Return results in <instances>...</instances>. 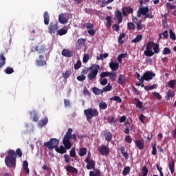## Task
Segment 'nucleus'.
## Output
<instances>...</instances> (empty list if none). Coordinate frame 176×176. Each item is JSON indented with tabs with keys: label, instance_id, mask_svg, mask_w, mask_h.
I'll use <instances>...</instances> for the list:
<instances>
[{
	"label": "nucleus",
	"instance_id": "1",
	"mask_svg": "<svg viewBox=\"0 0 176 176\" xmlns=\"http://www.w3.org/2000/svg\"><path fill=\"white\" fill-rule=\"evenodd\" d=\"M21 157L23 156V152L21 149L17 148L16 151L14 150H9L8 155L6 157L5 163L7 167H16V159Z\"/></svg>",
	"mask_w": 176,
	"mask_h": 176
},
{
	"label": "nucleus",
	"instance_id": "2",
	"mask_svg": "<svg viewBox=\"0 0 176 176\" xmlns=\"http://www.w3.org/2000/svg\"><path fill=\"white\" fill-rule=\"evenodd\" d=\"M71 138H72V129L69 128L63 140V144L65 146L66 149H71V148H72V143L69 141Z\"/></svg>",
	"mask_w": 176,
	"mask_h": 176
},
{
	"label": "nucleus",
	"instance_id": "3",
	"mask_svg": "<svg viewBox=\"0 0 176 176\" xmlns=\"http://www.w3.org/2000/svg\"><path fill=\"white\" fill-rule=\"evenodd\" d=\"M90 71V74H88L87 78L89 80H93V79H96L97 78V75L98 74V71H100V65L97 64H93L89 68Z\"/></svg>",
	"mask_w": 176,
	"mask_h": 176
},
{
	"label": "nucleus",
	"instance_id": "4",
	"mask_svg": "<svg viewBox=\"0 0 176 176\" xmlns=\"http://www.w3.org/2000/svg\"><path fill=\"white\" fill-rule=\"evenodd\" d=\"M84 113L87 118V120H90L96 116H98V111L96 109H87L84 110Z\"/></svg>",
	"mask_w": 176,
	"mask_h": 176
},
{
	"label": "nucleus",
	"instance_id": "5",
	"mask_svg": "<svg viewBox=\"0 0 176 176\" xmlns=\"http://www.w3.org/2000/svg\"><path fill=\"white\" fill-rule=\"evenodd\" d=\"M60 144V140L56 138H52L49 142H44V146L48 148V149H56Z\"/></svg>",
	"mask_w": 176,
	"mask_h": 176
},
{
	"label": "nucleus",
	"instance_id": "6",
	"mask_svg": "<svg viewBox=\"0 0 176 176\" xmlns=\"http://www.w3.org/2000/svg\"><path fill=\"white\" fill-rule=\"evenodd\" d=\"M155 76H156V74L152 72L147 71L144 72L142 76L141 77V82L142 83H144V80H146V82H149V80H152V79H153Z\"/></svg>",
	"mask_w": 176,
	"mask_h": 176
},
{
	"label": "nucleus",
	"instance_id": "7",
	"mask_svg": "<svg viewBox=\"0 0 176 176\" xmlns=\"http://www.w3.org/2000/svg\"><path fill=\"white\" fill-rule=\"evenodd\" d=\"M58 23H50L48 27V32L51 35L56 33L58 31Z\"/></svg>",
	"mask_w": 176,
	"mask_h": 176
},
{
	"label": "nucleus",
	"instance_id": "8",
	"mask_svg": "<svg viewBox=\"0 0 176 176\" xmlns=\"http://www.w3.org/2000/svg\"><path fill=\"white\" fill-rule=\"evenodd\" d=\"M87 170H94L96 168V161L93 160L85 159Z\"/></svg>",
	"mask_w": 176,
	"mask_h": 176
},
{
	"label": "nucleus",
	"instance_id": "9",
	"mask_svg": "<svg viewBox=\"0 0 176 176\" xmlns=\"http://www.w3.org/2000/svg\"><path fill=\"white\" fill-rule=\"evenodd\" d=\"M46 46L43 45H39L34 47V52H38V54H43V53H46Z\"/></svg>",
	"mask_w": 176,
	"mask_h": 176
},
{
	"label": "nucleus",
	"instance_id": "10",
	"mask_svg": "<svg viewBox=\"0 0 176 176\" xmlns=\"http://www.w3.org/2000/svg\"><path fill=\"white\" fill-rule=\"evenodd\" d=\"M122 13V12L119 10H116L114 12L115 17L117 19L118 24H120L123 21V15Z\"/></svg>",
	"mask_w": 176,
	"mask_h": 176
},
{
	"label": "nucleus",
	"instance_id": "11",
	"mask_svg": "<svg viewBox=\"0 0 176 176\" xmlns=\"http://www.w3.org/2000/svg\"><path fill=\"white\" fill-rule=\"evenodd\" d=\"M98 151L102 155H108L109 153V148H107L105 145H102L98 148Z\"/></svg>",
	"mask_w": 176,
	"mask_h": 176
},
{
	"label": "nucleus",
	"instance_id": "12",
	"mask_svg": "<svg viewBox=\"0 0 176 176\" xmlns=\"http://www.w3.org/2000/svg\"><path fill=\"white\" fill-rule=\"evenodd\" d=\"M38 58L39 60H36V65H38V67H43L44 65H46V60H43V55H39Z\"/></svg>",
	"mask_w": 176,
	"mask_h": 176
},
{
	"label": "nucleus",
	"instance_id": "13",
	"mask_svg": "<svg viewBox=\"0 0 176 176\" xmlns=\"http://www.w3.org/2000/svg\"><path fill=\"white\" fill-rule=\"evenodd\" d=\"M122 14L123 16H124L126 17V16H127V13L129 14L133 13V12H134V10H133V8L131 7H124L122 9Z\"/></svg>",
	"mask_w": 176,
	"mask_h": 176
},
{
	"label": "nucleus",
	"instance_id": "14",
	"mask_svg": "<svg viewBox=\"0 0 176 176\" xmlns=\"http://www.w3.org/2000/svg\"><path fill=\"white\" fill-rule=\"evenodd\" d=\"M62 56L64 57H72L74 52L68 49H63L62 50Z\"/></svg>",
	"mask_w": 176,
	"mask_h": 176
},
{
	"label": "nucleus",
	"instance_id": "15",
	"mask_svg": "<svg viewBox=\"0 0 176 176\" xmlns=\"http://www.w3.org/2000/svg\"><path fill=\"white\" fill-rule=\"evenodd\" d=\"M133 21L134 23H135V24H136V25H137V30H138V31H141V30H142V28H144V25H143L142 23H141V21H139L138 19L134 18V19H133Z\"/></svg>",
	"mask_w": 176,
	"mask_h": 176
},
{
	"label": "nucleus",
	"instance_id": "16",
	"mask_svg": "<svg viewBox=\"0 0 176 176\" xmlns=\"http://www.w3.org/2000/svg\"><path fill=\"white\" fill-rule=\"evenodd\" d=\"M55 151L58 153H60V155L67 153V148H65V146L64 147V146L63 145L60 146V147H58V146H56V148H55Z\"/></svg>",
	"mask_w": 176,
	"mask_h": 176
},
{
	"label": "nucleus",
	"instance_id": "17",
	"mask_svg": "<svg viewBox=\"0 0 176 176\" xmlns=\"http://www.w3.org/2000/svg\"><path fill=\"white\" fill-rule=\"evenodd\" d=\"M58 21L60 24H67V23H68V19L65 18L64 14H60L58 16Z\"/></svg>",
	"mask_w": 176,
	"mask_h": 176
},
{
	"label": "nucleus",
	"instance_id": "18",
	"mask_svg": "<svg viewBox=\"0 0 176 176\" xmlns=\"http://www.w3.org/2000/svg\"><path fill=\"white\" fill-rule=\"evenodd\" d=\"M65 168L67 173H72V174H78V169H76L75 167L67 166L65 167Z\"/></svg>",
	"mask_w": 176,
	"mask_h": 176
},
{
	"label": "nucleus",
	"instance_id": "19",
	"mask_svg": "<svg viewBox=\"0 0 176 176\" xmlns=\"http://www.w3.org/2000/svg\"><path fill=\"white\" fill-rule=\"evenodd\" d=\"M6 64V57L3 53L0 54V69Z\"/></svg>",
	"mask_w": 176,
	"mask_h": 176
},
{
	"label": "nucleus",
	"instance_id": "20",
	"mask_svg": "<svg viewBox=\"0 0 176 176\" xmlns=\"http://www.w3.org/2000/svg\"><path fill=\"white\" fill-rule=\"evenodd\" d=\"M109 67L112 71H118L119 69V64L118 63L110 62Z\"/></svg>",
	"mask_w": 176,
	"mask_h": 176
},
{
	"label": "nucleus",
	"instance_id": "21",
	"mask_svg": "<svg viewBox=\"0 0 176 176\" xmlns=\"http://www.w3.org/2000/svg\"><path fill=\"white\" fill-rule=\"evenodd\" d=\"M104 137L106 140V141H108L109 142V141L112 140V133H111V132L108 131H105L104 132Z\"/></svg>",
	"mask_w": 176,
	"mask_h": 176
},
{
	"label": "nucleus",
	"instance_id": "22",
	"mask_svg": "<svg viewBox=\"0 0 176 176\" xmlns=\"http://www.w3.org/2000/svg\"><path fill=\"white\" fill-rule=\"evenodd\" d=\"M43 17H44V24H45V25H49V21H50V16L49 15V12H45Z\"/></svg>",
	"mask_w": 176,
	"mask_h": 176
},
{
	"label": "nucleus",
	"instance_id": "23",
	"mask_svg": "<svg viewBox=\"0 0 176 176\" xmlns=\"http://www.w3.org/2000/svg\"><path fill=\"white\" fill-rule=\"evenodd\" d=\"M135 144L136 146H138V149H140V151H142V149H144V142H142V140H136Z\"/></svg>",
	"mask_w": 176,
	"mask_h": 176
},
{
	"label": "nucleus",
	"instance_id": "24",
	"mask_svg": "<svg viewBox=\"0 0 176 176\" xmlns=\"http://www.w3.org/2000/svg\"><path fill=\"white\" fill-rule=\"evenodd\" d=\"M118 85H124L126 83V76L124 75L120 74L118 79Z\"/></svg>",
	"mask_w": 176,
	"mask_h": 176
},
{
	"label": "nucleus",
	"instance_id": "25",
	"mask_svg": "<svg viewBox=\"0 0 176 176\" xmlns=\"http://www.w3.org/2000/svg\"><path fill=\"white\" fill-rule=\"evenodd\" d=\"M48 122H49V119L47 117H45L44 118L43 120H41L38 122V124L40 127H43V126H46V124H47Z\"/></svg>",
	"mask_w": 176,
	"mask_h": 176
},
{
	"label": "nucleus",
	"instance_id": "26",
	"mask_svg": "<svg viewBox=\"0 0 176 176\" xmlns=\"http://www.w3.org/2000/svg\"><path fill=\"white\" fill-rule=\"evenodd\" d=\"M148 12H149V8L148 7H143L139 9V13H140V14H143V16H145Z\"/></svg>",
	"mask_w": 176,
	"mask_h": 176
},
{
	"label": "nucleus",
	"instance_id": "27",
	"mask_svg": "<svg viewBox=\"0 0 176 176\" xmlns=\"http://www.w3.org/2000/svg\"><path fill=\"white\" fill-rule=\"evenodd\" d=\"M85 42H86V41L85 40V38H79L77 41V49L79 50L82 47V46L85 45Z\"/></svg>",
	"mask_w": 176,
	"mask_h": 176
},
{
	"label": "nucleus",
	"instance_id": "28",
	"mask_svg": "<svg viewBox=\"0 0 176 176\" xmlns=\"http://www.w3.org/2000/svg\"><path fill=\"white\" fill-rule=\"evenodd\" d=\"M92 91L94 94H96V96H100V94H102L104 93L102 89H98L97 87L92 88Z\"/></svg>",
	"mask_w": 176,
	"mask_h": 176
},
{
	"label": "nucleus",
	"instance_id": "29",
	"mask_svg": "<svg viewBox=\"0 0 176 176\" xmlns=\"http://www.w3.org/2000/svg\"><path fill=\"white\" fill-rule=\"evenodd\" d=\"M86 153H87V148L86 147H82L81 148H80L78 152L79 156L80 157L85 156Z\"/></svg>",
	"mask_w": 176,
	"mask_h": 176
},
{
	"label": "nucleus",
	"instance_id": "30",
	"mask_svg": "<svg viewBox=\"0 0 176 176\" xmlns=\"http://www.w3.org/2000/svg\"><path fill=\"white\" fill-rule=\"evenodd\" d=\"M175 165V162H174V160H171L170 162L169 163V169L170 170L171 174H174V167Z\"/></svg>",
	"mask_w": 176,
	"mask_h": 176
},
{
	"label": "nucleus",
	"instance_id": "31",
	"mask_svg": "<svg viewBox=\"0 0 176 176\" xmlns=\"http://www.w3.org/2000/svg\"><path fill=\"white\" fill-rule=\"evenodd\" d=\"M23 167L26 174H30V168H28V162L23 161Z\"/></svg>",
	"mask_w": 176,
	"mask_h": 176
},
{
	"label": "nucleus",
	"instance_id": "32",
	"mask_svg": "<svg viewBox=\"0 0 176 176\" xmlns=\"http://www.w3.org/2000/svg\"><path fill=\"white\" fill-rule=\"evenodd\" d=\"M89 176H101V171L98 169L96 172L91 170L89 172Z\"/></svg>",
	"mask_w": 176,
	"mask_h": 176
},
{
	"label": "nucleus",
	"instance_id": "33",
	"mask_svg": "<svg viewBox=\"0 0 176 176\" xmlns=\"http://www.w3.org/2000/svg\"><path fill=\"white\" fill-rule=\"evenodd\" d=\"M108 108V104L105 102H100L99 103V109L104 111Z\"/></svg>",
	"mask_w": 176,
	"mask_h": 176
},
{
	"label": "nucleus",
	"instance_id": "34",
	"mask_svg": "<svg viewBox=\"0 0 176 176\" xmlns=\"http://www.w3.org/2000/svg\"><path fill=\"white\" fill-rule=\"evenodd\" d=\"M144 53V55L146 56V57H152V56H155V52L150 50H146Z\"/></svg>",
	"mask_w": 176,
	"mask_h": 176
},
{
	"label": "nucleus",
	"instance_id": "35",
	"mask_svg": "<svg viewBox=\"0 0 176 176\" xmlns=\"http://www.w3.org/2000/svg\"><path fill=\"white\" fill-rule=\"evenodd\" d=\"M153 89H157V84H154L151 86H145L144 87V89L146 91H149V90H153Z\"/></svg>",
	"mask_w": 176,
	"mask_h": 176
},
{
	"label": "nucleus",
	"instance_id": "36",
	"mask_svg": "<svg viewBox=\"0 0 176 176\" xmlns=\"http://www.w3.org/2000/svg\"><path fill=\"white\" fill-rule=\"evenodd\" d=\"M106 20H107L106 27L107 28H109V27H111V25L112 24V17L107 16L106 17Z\"/></svg>",
	"mask_w": 176,
	"mask_h": 176
},
{
	"label": "nucleus",
	"instance_id": "37",
	"mask_svg": "<svg viewBox=\"0 0 176 176\" xmlns=\"http://www.w3.org/2000/svg\"><path fill=\"white\" fill-rule=\"evenodd\" d=\"M83 27L85 28H87V31L88 30H92L93 28H94V25L91 23H84Z\"/></svg>",
	"mask_w": 176,
	"mask_h": 176
},
{
	"label": "nucleus",
	"instance_id": "38",
	"mask_svg": "<svg viewBox=\"0 0 176 176\" xmlns=\"http://www.w3.org/2000/svg\"><path fill=\"white\" fill-rule=\"evenodd\" d=\"M126 36V34L124 33H121L118 37V42L120 45H123L124 43V41H123V38Z\"/></svg>",
	"mask_w": 176,
	"mask_h": 176
},
{
	"label": "nucleus",
	"instance_id": "39",
	"mask_svg": "<svg viewBox=\"0 0 176 176\" xmlns=\"http://www.w3.org/2000/svg\"><path fill=\"white\" fill-rule=\"evenodd\" d=\"M153 47L154 54L155 53V54H159V53H160V48H159V44L155 43V45Z\"/></svg>",
	"mask_w": 176,
	"mask_h": 176
},
{
	"label": "nucleus",
	"instance_id": "40",
	"mask_svg": "<svg viewBox=\"0 0 176 176\" xmlns=\"http://www.w3.org/2000/svg\"><path fill=\"white\" fill-rule=\"evenodd\" d=\"M111 101H116V102H118V104H122V98L120 96H114L111 98H110Z\"/></svg>",
	"mask_w": 176,
	"mask_h": 176
},
{
	"label": "nucleus",
	"instance_id": "41",
	"mask_svg": "<svg viewBox=\"0 0 176 176\" xmlns=\"http://www.w3.org/2000/svg\"><path fill=\"white\" fill-rule=\"evenodd\" d=\"M166 94H167L166 100L168 101V100H170V98H171V97H174V96L175 95V94L174 93V91H172L171 89L168 91Z\"/></svg>",
	"mask_w": 176,
	"mask_h": 176
},
{
	"label": "nucleus",
	"instance_id": "42",
	"mask_svg": "<svg viewBox=\"0 0 176 176\" xmlns=\"http://www.w3.org/2000/svg\"><path fill=\"white\" fill-rule=\"evenodd\" d=\"M142 40V34H139L136 36V38H135L134 39L132 40V43H138V42H140V41Z\"/></svg>",
	"mask_w": 176,
	"mask_h": 176
},
{
	"label": "nucleus",
	"instance_id": "43",
	"mask_svg": "<svg viewBox=\"0 0 176 176\" xmlns=\"http://www.w3.org/2000/svg\"><path fill=\"white\" fill-rule=\"evenodd\" d=\"M153 46H155V43L148 41L146 47V50H152V47H153Z\"/></svg>",
	"mask_w": 176,
	"mask_h": 176
},
{
	"label": "nucleus",
	"instance_id": "44",
	"mask_svg": "<svg viewBox=\"0 0 176 176\" xmlns=\"http://www.w3.org/2000/svg\"><path fill=\"white\" fill-rule=\"evenodd\" d=\"M68 32L67 30L60 29L57 32V35H60V36H63V35H65Z\"/></svg>",
	"mask_w": 176,
	"mask_h": 176
},
{
	"label": "nucleus",
	"instance_id": "45",
	"mask_svg": "<svg viewBox=\"0 0 176 176\" xmlns=\"http://www.w3.org/2000/svg\"><path fill=\"white\" fill-rule=\"evenodd\" d=\"M134 101H135V102H137L136 105V108H139L140 109H141V108H142V102H141L138 98H134Z\"/></svg>",
	"mask_w": 176,
	"mask_h": 176
},
{
	"label": "nucleus",
	"instance_id": "46",
	"mask_svg": "<svg viewBox=\"0 0 176 176\" xmlns=\"http://www.w3.org/2000/svg\"><path fill=\"white\" fill-rule=\"evenodd\" d=\"M72 74V72L69 70H67V72L63 74L62 76L63 78H64V79H68V77L71 76Z\"/></svg>",
	"mask_w": 176,
	"mask_h": 176
},
{
	"label": "nucleus",
	"instance_id": "47",
	"mask_svg": "<svg viewBox=\"0 0 176 176\" xmlns=\"http://www.w3.org/2000/svg\"><path fill=\"white\" fill-rule=\"evenodd\" d=\"M82 67V62L80 61V60H78L76 64H74V69L76 71L78 69H79V68H80Z\"/></svg>",
	"mask_w": 176,
	"mask_h": 176
},
{
	"label": "nucleus",
	"instance_id": "48",
	"mask_svg": "<svg viewBox=\"0 0 176 176\" xmlns=\"http://www.w3.org/2000/svg\"><path fill=\"white\" fill-rule=\"evenodd\" d=\"M175 85H176V80H170L168 82V87L170 89H174V87H175Z\"/></svg>",
	"mask_w": 176,
	"mask_h": 176
},
{
	"label": "nucleus",
	"instance_id": "49",
	"mask_svg": "<svg viewBox=\"0 0 176 176\" xmlns=\"http://www.w3.org/2000/svg\"><path fill=\"white\" fill-rule=\"evenodd\" d=\"M112 90V85H111V84H108L106 87H104L102 91H111Z\"/></svg>",
	"mask_w": 176,
	"mask_h": 176
},
{
	"label": "nucleus",
	"instance_id": "50",
	"mask_svg": "<svg viewBox=\"0 0 176 176\" xmlns=\"http://www.w3.org/2000/svg\"><path fill=\"white\" fill-rule=\"evenodd\" d=\"M14 72V70L12 67H8L5 69V73L7 74V75H10V74H13Z\"/></svg>",
	"mask_w": 176,
	"mask_h": 176
},
{
	"label": "nucleus",
	"instance_id": "51",
	"mask_svg": "<svg viewBox=\"0 0 176 176\" xmlns=\"http://www.w3.org/2000/svg\"><path fill=\"white\" fill-rule=\"evenodd\" d=\"M169 35H170V38L172 39L173 41H176V36L175 33L173 32V30H169Z\"/></svg>",
	"mask_w": 176,
	"mask_h": 176
},
{
	"label": "nucleus",
	"instance_id": "52",
	"mask_svg": "<svg viewBox=\"0 0 176 176\" xmlns=\"http://www.w3.org/2000/svg\"><path fill=\"white\" fill-rule=\"evenodd\" d=\"M171 54V50L168 47H165L164 48V50L162 52V54L164 56H167V54Z\"/></svg>",
	"mask_w": 176,
	"mask_h": 176
},
{
	"label": "nucleus",
	"instance_id": "53",
	"mask_svg": "<svg viewBox=\"0 0 176 176\" xmlns=\"http://www.w3.org/2000/svg\"><path fill=\"white\" fill-rule=\"evenodd\" d=\"M111 75V72H103L100 74V78H104L109 76Z\"/></svg>",
	"mask_w": 176,
	"mask_h": 176
},
{
	"label": "nucleus",
	"instance_id": "54",
	"mask_svg": "<svg viewBox=\"0 0 176 176\" xmlns=\"http://www.w3.org/2000/svg\"><path fill=\"white\" fill-rule=\"evenodd\" d=\"M108 83V80L107 78H102L100 79V84L102 86H105Z\"/></svg>",
	"mask_w": 176,
	"mask_h": 176
},
{
	"label": "nucleus",
	"instance_id": "55",
	"mask_svg": "<svg viewBox=\"0 0 176 176\" xmlns=\"http://www.w3.org/2000/svg\"><path fill=\"white\" fill-rule=\"evenodd\" d=\"M34 116H33V120L34 122H38V120H39V117L38 116V113H36V111H32Z\"/></svg>",
	"mask_w": 176,
	"mask_h": 176
},
{
	"label": "nucleus",
	"instance_id": "56",
	"mask_svg": "<svg viewBox=\"0 0 176 176\" xmlns=\"http://www.w3.org/2000/svg\"><path fill=\"white\" fill-rule=\"evenodd\" d=\"M128 30H135V25L133 23L129 22L127 24Z\"/></svg>",
	"mask_w": 176,
	"mask_h": 176
},
{
	"label": "nucleus",
	"instance_id": "57",
	"mask_svg": "<svg viewBox=\"0 0 176 176\" xmlns=\"http://www.w3.org/2000/svg\"><path fill=\"white\" fill-rule=\"evenodd\" d=\"M130 173V168L129 166H126L124 170H122L123 175H127Z\"/></svg>",
	"mask_w": 176,
	"mask_h": 176
},
{
	"label": "nucleus",
	"instance_id": "58",
	"mask_svg": "<svg viewBox=\"0 0 176 176\" xmlns=\"http://www.w3.org/2000/svg\"><path fill=\"white\" fill-rule=\"evenodd\" d=\"M109 76L112 82H115V80L116 79V73H110Z\"/></svg>",
	"mask_w": 176,
	"mask_h": 176
},
{
	"label": "nucleus",
	"instance_id": "59",
	"mask_svg": "<svg viewBox=\"0 0 176 176\" xmlns=\"http://www.w3.org/2000/svg\"><path fill=\"white\" fill-rule=\"evenodd\" d=\"M77 80L79 82H83V80H86V76L85 75H80L77 77Z\"/></svg>",
	"mask_w": 176,
	"mask_h": 176
},
{
	"label": "nucleus",
	"instance_id": "60",
	"mask_svg": "<svg viewBox=\"0 0 176 176\" xmlns=\"http://www.w3.org/2000/svg\"><path fill=\"white\" fill-rule=\"evenodd\" d=\"M152 155H153L154 156L156 155L157 154V149H156V144L152 145Z\"/></svg>",
	"mask_w": 176,
	"mask_h": 176
},
{
	"label": "nucleus",
	"instance_id": "61",
	"mask_svg": "<svg viewBox=\"0 0 176 176\" xmlns=\"http://www.w3.org/2000/svg\"><path fill=\"white\" fill-rule=\"evenodd\" d=\"M142 171H143L142 176L148 175V168H146V166H143Z\"/></svg>",
	"mask_w": 176,
	"mask_h": 176
},
{
	"label": "nucleus",
	"instance_id": "62",
	"mask_svg": "<svg viewBox=\"0 0 176 176\" xmlns=\"http://www.w3.org/2000/svg\"><path fill=\"white\" fill-rule=\"evenodd\" d=\"M89 58H90V56L88 55V54H85L82 58L83 63H87L89 61Z\"/></svg>",
	"mask_w": 176,
	"mask_h": 176
},
{
	"label": "nucleus",
	"instance_id": "63",
	"mask_svg": "<svg viewBox=\"0 0 176 176\" xmlns=\"http://www.w3.org/2000/svg\"><path fill=\"white\" fill-rule=\"evenodd\" d=\"M69 155L71 157H75L76 156V152L75 151V148H72Z\"/></svg>",
	"mask_w": 176,
	"mask_h": 176
},
{
	"label": "nucleus",
	"instance_id": "64",
	"mask_svg": "<svg viewBox=\"0 0 176 176\" xmlns=\"http://www.w3.org/2000/svg\"><path fill=\"white\" fill-rule=\"evenodd\" d=\"M152 94L153 96H155V97H156L157 100H162V96L160 95V93L153 92Z\"/></svg>",
	"mask_w": 176,
	"mask_h": 176
}]
</instances>
